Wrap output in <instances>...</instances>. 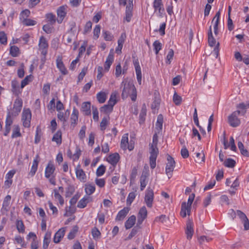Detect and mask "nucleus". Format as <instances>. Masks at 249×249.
<instances>
[{
    "instance_id": "58",
    "label": "nucleus",
    "mask_w": 249,
    "mask_h": 249,
    "mask_svg": "<svg viewBox=\"0 0 249 249\" xmlns=\"http://www.w3.org/2000/svg\"><path fill=\"white\" fill-rule=\"evenodd\" d=\"M13 117H15L13 115H12V114L10 113V112H8L6 120H5V125H8V126H11L13 123Z\"/></svg>"
},
{
    "instance_id": "30",
    "label": "nucleus",
    "mask_w": 249,
    "mask_h": 249,
    "mask_svg": "<svg viewBox=\"0 0 249 249\" xmlns=\"http://www.w3.org/2000/svg\"><path fill=\"white\" fill-rule=\"evenodd\" d=\"M129 211V208L128 207H124L122 210H120L116 217L117 220H122L126 216Z\"/></svg>"
},
{
    "instance_id": "38",
    "label": "nucleus",
    "mask_w": 249,
    "mask_h": 249,
    "mask_svg": "<svg viewBox=\"0 0 249 249\" xmlns=\"http://www.w3.org/2000/svg\"><path fill=\"white\" fill-rule=\"evenodd\" d=\"M45 18L47 21L52 25L54 24L57 21L55 15L52 13L46 14L45 15Z\"/></svg>"
},
{
    "instance_id": "28",
    "label": "nucleus",
    "mask_w": 249,
    "mask_h": 249,
    "mask_svg": "<svg viewBox=\"0 0 249 249\" xmlns=\"http://www.w3.org/2000/svg\"><path fill=\"white\" fill-rule=\"evenodd\" d=\"M185 233L187 235V238L188 240L192 239L194 234L193 224L192 222L189 221L187 222Z\"/></svg>"
},
{
    "instance_id": "52",
    "label": "nucleus",
    "mask_w": 249,
    "mask_h": 249,
    "mask_svg": "<svg viewBox=\"0 0 249 249\" xmlns=\"http://www.w3.org/2000/svg\"><path fill=\"white\" fill-rule=\"evenodd\" d=\"M78 227L77 226H73L72 229L68 235V238L70 240L73 239L75 237V234L78 232Z\"/></svg>"
},
{
    "instance_id": "50",
    "label": "nucleus",
    "mask_w": 249,
    "mask_h": 249,
    "mask_svg": "<svg viewBox=\"0 0 249 249\" xmlns=\"http://www.w3.org/2000/svg\"><path fill=\"white\" fill-rule=\"evenodd\" d=\"M31 12L28 9L22 10L19 15V19L21 21L24 20V18H27L30 15Z\"/></svg>"
},
{
    "instance_id": "49",
    "label": "nucleus",
    "mask_w": 249,
    "mask_h": 249,
    "mask_svg": "<svg viewBox=\"0 0 249 249\" xmlns=\"http://www.w3.org/2000/svg\"><path fill=\"white\" fill-rule=\"evenodd\" d=\"M135 192H132L129 193L126 199V204L127 206H130L136 197Z\"/></svg>"
},
{
    "instance_id": "36",
    "label": "nucleus",
    "mask_w": 249,
    "mask_h": 249,
    "mask_svg": "<svg viewBox=\"0 0 249 249\" xmlns=\"http://www.w3.org/2000/svg\"><path fill=\"white\" fill-rule=\"evenodd\" d=\"M136 222V216L134 215L130 216L125 222V228L126 229L131 228Z\"/></svg>"
},
{
    "instance_id": "35",
    "label": "nucleus",
    "mask_w": 249,
    "mask_h": 249,
    "mask_svg": "<svg viewBox=\"0 0 249 249\" xmlns=\"http://www.w3.org/2000/svg\"><path fill=\"white\" fill-rule=\"evenodd\" d=\"M113 61V56L111 54H109L105 61L104 64V71L107 72L109 71L110 67Z\"/></svg>"
},
{
    "instance_id": "13",
    "label": "nucleus",
    "mask_w": 249,
    "mask_h": 249,
    "mask_svg": "<svg viewBox=\"0 0 249 249\" xmlns=\"http://www.w3.org/2000/svg\"><path fill=\"white\" fill-rule=\"evenodd\" d=\"M133 0H128V4L126 5V10L125 12V17L124 20L127 22H129L132 17V9H133Z\"/></svg>"
},
{
    "instance_id": "51",
    "label": "nucleus",
    "mask_w": 249,
    "mask_h": 249,
    "mask_svg": "<svg viewBox=\"0 0 249 249\" xmlns=\"http://www.w3.org/2000/svg\"><path fill=\"white\" fill-rule=\"evenodd\" d=\"M205 157L204 153L202 151L201 153H196V161L199 163H201L205 161Z\"/></svg>"
},
{
    "instance_id": "55",
    "label": "nucleus",
    "mask_w": 249,
    "mask_h": 249,
    "mask_svg": "<svg viewBox=\"0 0 249 249\" xmlns=\"http://www.w3.org/2000/svg\"><path fill=\"white\" fill-rule=\"evenodd\" d=\"M173 100L176 105L178 106L181 103L182 97L178 95L176 92H175L173 97Z\"/></svg>"
},
{
    "instance_id": "10",
    "label": "nucleus",
    "mask_w": 249,
    "mask_h": 249,
    "mask_svg": "<svg viewBox=\"0 0 249 249\" xmlns=\"http://www.w3.org/2000/svg\"><path fill=\"white\" fill-rule=\"evenodd\" d=\"M38 47L41 54L46 55L48 53L49 45L46 38L43 36H41L39 38Z\"/></svg>"
},
{
    "instance_id": "33",
    "label": "nucleus",
    "mask_w": 249,
    "mask_h": 249,
    "mask_svg": "<svg viewBox=\"0 0 249 249\" xmlns=\"http://www.w3.org/2000/svg\"><path fill=\"white\" fill-rule=\"evenodd\" d=\"M62 135L61 131L60 130H57L53 135L52 139V141L55 142L58 145H60L62 143Z\"/></svg>"
},
{
    "instance_id": "48",
    "label": "nucleus",
    "mask_w": 249,
    "mask_h": 249,
    "mask_svg": "<svg viewBox=\"0 0 249 249\" xmlns=\"http://www.w3.org/2000/svg\"><path fill=\"white\" fill-rule=\"evenodd\" d=\"M223 164L227 167L233 168L235 166L236 162L233 159L228 158L224 161Z\"/></svg>"
},
{
    "instance_id": "12",
    "label": "nucleus",
    "mask_w": 249,
    "mask_h": 249,
    "mask_svg": "<svg viewBox=\"0 0 249 249\" xmlns=\"http://www.w3.org/2000/svg\"><path fill=\"white\" fill-rule=\"evenodd\" d=\"M153 199V191L151 189L148 188L145 191V195L144 196V201L148 207L151 208L152 207Z\"/></svg>"
},
{
    "instance_id": "62",
    "label": "nucleus",
    "mask_w": 249,
    "mask_h": 249,
    "mask_svg": "<svg viewBox=\"0 0 249 249\" xmlns=\"http://www.w3.org/2000/svg\"><path fill=\"white\" fill-rule=\"evenodd\" d=\"M109 117H104L100 123V127L102 130H105L109 122Z\"/></svg>"
},
{
    "instance_id": "15",
    "label": "nucleus",
    "mask_w": 249,
    "mask_h": 249,
    "mask_svg": "<svg viewBox=\"0 0 249 249\" xmlns=\"http://www.w3.org/2000/svg\"><path fill=\"white\" fill-rule=\"evenodd\" d=\"M120 159L119 154L117 153H114L108 156L107 161L112 166V168L114 169L119 161Z\"/></svg>"
},
{
    "instance_id": "22",
    "label": "nucleus",
    "mask_w": 249,
    "mask_h": 249,
    "mask_svg": "<svg viewBox=\"0 0 249 249\" xmlns=\"http://www.w3.org/2000/svg\"><path fill=\"white\" fill-rule=\"evenodd\" d=\"M78 116L79 111L75 107H74L71 116V125L72 128H74L77 124Z\"/></svg>"
},
{
    "instance_id": "20",
    "label": "nucleus",
    "mask_w": 249,
    "mask_h": 249,
    "mask_svg": "<svg viewBox=\"0 0 249 249\" xmlns=\"http://www.w3.org/2000/svg\"><path fill=\"white\" fill-rule=\"evenodd\" d=\"M153 6L154 9V12H158V13L161 15L164 12L163 4L162 0H154L153 3Z\"/></svg>"
},
{
    "instance_id": "47",
    "label": "nucleus",
    "mask_w": 249,
    "mask_h": 249,
    "mask_svg": "<svg viewBox=\"0 0 249 249\" xmlns=\"http://www.w3.org/2000/svg\"><path fill=\"white\" fill-rule=\"evenodd\" d=\"M146 115V108L145 106L144 105L141 110V112L139 115L140 123H142L144 122Z\"/></svg>"
},
{
    "instance_id": "41",
    "label": "nucleus",
    "mask_w": 249,
    "mask_h": 249,
    "mask_svg": "<svg viewBox=\"0 0 249 249\" xmlns=\"http://www.w3.org/2000/svg\"><path fill=\"white\" fill-rule=\"evenodd\" d=\"M144 170L143 171L142 174L140 178L141 186L140 189L141 191L144 190V188L147 185V176L144 174Z\"/></svg>"
},
{
    "instance_id": "11",
    "label": "nucleus",
    "mask_w": 249,
    "mask_h": 249,
    "mask_svg": "<svg viewBox=\"0 0 249 249\" xmlns=\"http://www.w3.org/2000/svg\"><path fill=\"white\" fill-rule=\"evenodd\" d=\"M133 64L136 71V78L139 85L142 84V74L139 59L133 57Z\"/></svg>"
},
{
    "instance_id": "19",
    "label": "nucleus",
    "mask_w": 249,
    "mask_h": 249,
    "mask_svg": "<svg viewBox=\"0 0 249 249\" xmlns=\"http://www.w3.org/2000/svg\"><path fill=\"white\" fill-rule=\"evenodd\" d=\"M75 174L76 178L80 181H86V175L83 170L81 168V166L80 164H78L75 168Z\"/></svg>"
},
{
    "instance_id": "16",
    "label": "nucleus",
    "mask_w": 249,
    "mask_h": 249,
    "mask_svg": "<svg viewBox=\"0 0 249 249\" xmlns=\"http://www.w3.org/2000/svg\"><path fill=\"white\" fill-rule=\"evenodd\" d=\"M38 158L39 156L37 155L33 160L31 168L30 169V172L28 173V178L34 177L36 174V172L38 168V165L39 161L38 160Z\"/></svg>"
},
{
    "instance_id": "29",
    "label": "nucleus",
    "mask_w": 249,
    "mask_h": 249,
    "mask_svg": "<svg viewBox=\"0 0 249 249\" xmlns=\"http://www.w3.org/2000/svg\"><path fill=\"white\" fill-rule=\"evenodd\" d=\"M191 208L187 207V205H186V202H183L181 204L180 215L183 217H185L187 214L190 215L191 214Z\"/></svg>"
},
{
    "instance_id": "24",
    "label": "nucleus",
    "mask_w": 249,
    "mask_h": 249,
    "mask_svg": "<svg viewBox=\"0 0 249 249\" xmlns=\"http://www.w3.org/2000/svg\"><path fill=\"white\" fill-rule=\"evenodd\" d=\"M65 233V228H62L60 229L55 234L53 237V241L55 243H58L63 238Z\"/></svg>"
},
{
    "instance_id": "59",
    "label": "nucleus",
    "mask_w": 249,
    "mask_h": 249,
    "mask_svg": "<svg viewBox=\"0 0 249 249\" xmlns=\"http://www.w3.org/2000/svg\"><path fill=\"white\" fill-rule=\"evenodd\" d=\"M113 108L108 105H105L103 107H102L101 109V112H103L104 113L108 114L111 112L113 110Z\"/></svg>"
},
{
    "instance_id": "56",
    "label": "nucleus",
    "mask_w": 249,
    "mask_h": 249,
    "mask_svg": "<svg viewBox=\"0 0 249 249\" xmlns=\"http://www.w3.org/2000/svg\"><path fill=\"white\" fill-rule=\"evenodd\" d=\"M19 48L16 46H12L11 47L10 50V54L13 57L18 56L19 53Z\"/></svg>"
},
{
    "instance_id": "46",
    "label": "nucleus",
    "mask_w": 249,
    "mask_h": 249,
    "mask_svg": "<svg viewBox=\"0 0 249 249\" xmlns=\"http://www.w3.org/2000/svg\"><path fill=\"white\" fill-rule=\"evenodd\" d=\"M16 227L19 232L24 233L25 232V226L21 220L16 221Z\"/></svg>"
},
{
    "instance_id": "18",
    "label": "nucleus",
    "mask_w": 249,
    "mask_h": 249,
    "mask_svg": "<svg viewBox=\"0 0 249 249\" xmlns=\"http://www.w3.org/2000/svg\"><path fill=\"white\" fill-rule=\"evenodd\" d=\"M147 209L145 206H143L140 209L138 213L137 224L139 225L142 224L144 220L147 217Z\"/></svg>"
},
{
    "instance_id": "27",
    "label": "nucleus",
    "mask_w": 249,
    "mask_h": 249,
    "mask_svg": "<svg viewBox=\"0 0 249 249\" xmlns=\"http://www.w3.org/2000/svg\"><path fill=\"white\" fill-rule=\"evenodd\" d=\"M81 111L84 115L89 116L90 115V103L89 102H84L82 105Z\"/></svg>"
},
{
    "instance_id": "9",
    "label": "nucleus",
    "mask_w": 249,
    "mask_h": 249,
    "mask_svg": "<svg viewBox=\"0 0 249 249\" xmlns=\"http://www.w3.org/2000/svg\"><path fill=\"white\" fill-rule=\"evenodd\" d=\"M23 105L22 100L18 97L14 101L12 111L10 113L15 117L17 116L20 112Z\"/></svg>"
},
{
    "instance_id": "4",
    "label": "nucleus",
    "mask_w": 249,
    "mask_h": 249,
    "mask_svg": "<svg viewBox=\"0 0 249 249\" xmlns=\"http://www.w3.org/2000/svg\"><path fill=\"white\" fill-rule=\"evenodd\" d=\"M32 113L29 108H24L21 115V121L23 126L25 128L31 126Z\"/></svg>"
},
{
    "instance_id": "54",
    "label": "nucleus",
    "mask_w": 249,
    "mask_h": 249,
    "mask_svg": "<svg viewBox=\"0 0 249 249\" xmlns=\"http://www.w3.org/2000/svg\"><path fill=\"white\" fill-rule=\"evenodd\" d=\"M155 53L158 54L162 48V44L159 40H156L153 44Z\"/></svg>"
},
{
    "instance_id": "61",
    "label": "nucleus",
    "mask_w": 249,
    "mask_h": 249,
    "mask_svg": "<svg viewBox=\"0 0 249 249\" xmlns=\"http://www.w3.org/2000/svg\"><path fill=\"white\" fill-rule=\"evenodd\" d=\"M101 26L100 25H96L93 29V38L97 39L100 34Z\"/></svg>"
},
{
    "instance_id": "6",
    "label": "nucleus",
    "mask_w": 249,
    "mask_h": 249,
    "mask_svg": "<svg viewBox=\"0 0 249 249\" xmlns=\"http://www.w3.org/2000/svg\"><path fill=\"white\" fill-rule=\"evenodd\" d=\"M239 115L238 111H234L229 116L228 123L231 126L236 127L240 124V120L238 118Z\"/></svg>"
},
{
    "instance_id": "5",
    "label": "nucleus",
    "mask_w": 249,
    "mask_h": 249,
    "mask_svg": "<svg viewBox=\"0 0 249 249\" xmlns=\"http://www.w3.org/2000/svg\"><path fill=\"white\" fill-rule=\"evenodd\" d=\"M68 6L67 4L61 5L57 8L56 10V14L57 16V22L59 24L62 23L65 18L66 17Z\"/></svg>"
},
{
    "instance_id": "23",
    "label": "nucleus",
    "mask_w": 249,
    "mask_h": 249,
    "mask_svg": "<svg viewBox=\"0 0 249 249\" xmlns=\"http://www.w3.org/2000/svg\"><path fill=\"white\" fill-rule=\"evenodd\" d=\"M92 201V198L91 196L88 195H85L82 199H81L78 204L77 207L79 208H85L87 204Z\"/></svg>"
},
{
    "instance_id": "34",
    "label": "nucleus",
    "mask_w": 249,
    "mask_h": 249,
    "mask_svg": "<svg viewBox=\"0 0 249 249\" xmlns=\"http://www.w3.org/2000/svg\"><path fill=\"white\" fill-rule=\"evenodd\" d=\"M85 191L86 194V195L90 196L93 194L95 191V186L94 184L90 183H87L85 186Z\"/></svg>"
},
{
    "instance_id": "14",
    "label": "nucleus",
    "mask_w": 249,
    "mask_h": 249,
    "mask_svg": "<svg viewBox=\"0 0 249 249\" xmlns=\"http://www.w3.org/2000/svg\"><path fill=\"white\" fill-rule=\"evenodd\" d=\"M22 89L21 87H19L18 82L16 80L13 79L11 81V91L12 93L17 96H18L21 93Z\"/></svg>"
},
{
    "instance_id": "40",
    "label": "nucleus",
    "mask_w": 249,
    "mask_h": 249,
    "mask_svg": "<svg viewBox=\"0 0 249 249\" xmlns=\"http://www.w3.org/2000/svg\"><path fill=\"white\" fill-rule=\"evenodd\" d=\"M91 234L93 237V238L95 240L99 239L101 236V232L98 230V229L96 227H94L92 229Z\"/></svg>"
},
{
    "instance_id": "32",
    "label": "nucleus",
    "mask_w": 249,
    "mask_h": 249,
    "mask_svg": "<svg viewBox=\"0 0 249 249\" xmlns=\"http://www.w3.org/2000/svg\"><path fill=\"white\" fill-rule=\"evenodd\" d=\"M236 108L237 110L235 111H238V114L243 116L246 114L247 111L246 109L248 108L247 103H246V104L241 103L236 106Z\"/></svg>"
},
{
    "instance_id": "17",
    "label": "nucleus",
    "mask_w": 249,
    "mask_h": 249,
    "mask_svg": "<svg viewBox=\"0 0 249 249\" xmlns=\"http://www.w3.org/2000/svg\"><path fill=\"white\" fill-rule=\"evenodd\" d=\"M126 34L125 33H123L121 34L120 36L119 37L118 40V46L116 48L115 52L118 54H120L122 53V50L123 47L124 43L126 39Z\"/></svg>"
},
{
    "instance_id": "7",
    "label": "nucleus",
    "mask_w": 249,
    "mask_h": 249,
    "mask_svg": "<svg viewBox=\"0 0 249 249\" xmlns=\"http://www.w3.org/2000/svg\"><path fill=\"white\" fill-rule=\"evenodd\" d=\"M64 192V188L62 186L59 187L58 189H54L53 190L54 199L56 201H58L59 205L62 206L64 204V199L61 194Z\"/></svg>"
},
{
    "instance_id": "53",
    "label": "nucleus",
    "mask_w": 249,
    "mask_h": 249,
    "mask_svg": "<svg viewBox=\"0 0 249 249\" xmlns=\"http://www.w3.org/2000/svg\"><path fill=\"white\" fill-rule=\"evenodd\" d=\"M116 93H112L107 105L111 106V107L113 108L114 106L116 104Z\"/></svg>"
},
{
    "instance_id": "63",
    "label": "nucleus",
    "mask_w": 249,
    "mask_h": 249,
    "mask_svg": "<svg viewBox=\"0 0 249 249\" xmlns=\"http://www.w3.org/2000/svg\"><path fill=\"white\" fill-rule=\"evenodd\" d=\"M106 171V167L104 165H101L97 168L96 172L97 177H101L103 176Z\"/></svg>"
},
{
    "instance_id": "43",
    "label": "nucleus",
    "mask_w": 249,
    "mask_h": 249,
    "mask_svg": "<svg viewBox=\"0 0 249 249\" xmlns=\"http://www.w3.org/2000/svg\"><path fill=\"white\" fill-rule=\"evenodd\" d=\"M41 135L42 133L40 127L39 126H37L36 128V135L35 138V143L36 144H37L40 142Z\"/></svg>"
},
{
    "instance_id": "39",
    "label": "nucleus",
    "mask_w": 249,
    "mask_h": 249,
    "mask_svg": "<svg viewBox=\"0 0 249 249\" xmlns=\"http://www.w3.org/2000/svg\"><path fill=\"white\" fill-rule=\"evenodd\" d=\"M20 130V129L18 125H14L11 136L12 138H15L20 137L21 136V134Z\"/></svg>"
},
{
    "instance_id": "60",
    "label": "nucleus",
    "mask_w": 249,
    "mask_h": 249,
    "mask_svg": "<svg viewBox=\"0 0 249 249\" xmlns=\"http://www.w3.org/2000/svg\"><path fill=\"white\" fill-rule=\"evenodd\" d=\"M92 22L90 21H89L86 23L84 26L83 30V34L84 35H86L91 31L92 28Z\"/></svg>"
},
{
    "instance_id": "3",
    "label": "nucleus",
    "mask_w": 249,
    "mask_h": 249,
    "mask_svg": "<svg viewBox=\"0 0 249 249\" xmlns=\"http://www.w3.org/2000/svg\"><path fill=\"white\" fill-rule=\"evenodd\" d=\"M55 170V167L53 162L50 161L45 168V177L49 179L50 183L53 185L56 184Z\"/></svg>"
},
{
    "instance_id": "21",
    "label": "nucleus",
    "mask_w": 249,
    "mask_h": 249,
    "mask_svg": "<svg viewBox=\"0 0 249 249\" xmlns=\"http://www.w3.org/2000/svg\"><path fill=\"white\" fill-rule=\"evenodd\" d=\"M56 67L63 75H67L68 73L61 56H58L56 60Z\"/></svg>"
},
{
    "instance_id": "8",
    "label": "nucleus",
    "mask_w": 249,
    "mask_h": 249,
    "mask_svg": "<svg viewBox=\"0 0 249 249\" xmlns=\"http://www.w3.org/2000/svg\"><path fill=\"white\" fill-rule=\"evenodd\" d=\"M167 161L165 172L168 176L171 175L175 167L176 162L174 158L169 155H167Z\"/></svg>"
},
{
    "instance_id": "42",
    "label": "nucleus",
    "mask_w": 249,
    "mask_h": 249,
    "mask_svg": "<svg viewBox=\"0 0 249 249\" xmlns=\"http://www.w3.org/2000/svg\"><path fill=\"white\" fill-rule=\"evenodd\" d=\"M96 97L98 101L100 103H104L107 99V94L103 91L98 92L96 95Z\"/></svg>"
},
{
    "instance_id": "26",
    "label": "nucleus",
    "mask_w": 249,
    "mask_h": 249,
    "mask_svg": "<svg viewBox=\"0 0 249 249\" xmlns=\"http://www.w3.org/2000/svg\"><path fill=\"white\" fill-rule=\"evenodd\" d=\"M121 147L124 150L128 149L130 151L133 149V147L130 148L128 146V134H124L122 138L121 141Z\"/></svg>"
},
{
    "instance_id": "2",
    "label": "nucleus",
    "mask_w": 249,
    "mask_h": 249,
    "mask_svg": "<svg viewBox=\"0 0 249 249\" xmlns=\"http://www.w3.org/2000/svg\"><path fill=\"white\" fill-rule=\"evenodd\" d=\"M121 87H123L122 93V98L125 99L130 96L131 100L135 101L137 98V91L133 82L128 81L127 79H124L121 83Z\"/></svg>"
},
{
    "instance_id": "44",
    "label": "nucleus",
    "mask_w": 249,
    "mask_h": 249,
    "mask_svg": "<svg viewBox=\"0 0 249 249\" xmlns=\"http://www.w3.org/2000/svg\"><path fill=\"white\" fill-rule=\"evenodd\" d=\"M237 145L241 154L245 157H249V153L246 149H245L243 143L241 142H238Z\"/></svg>"
},
{
    "instance_id": "37",
    "label": "nucleus",
    "mask_w": 249,
    "mask_h": 249,
    "mask_svg": "<svg viewBox=\"0 0 249 249\" xmlns=\"http://www.w3.org/2000/svg\"><path fill=\"white\" fill-rule=\"evenodd\" d=\"M208 37L209 45L211 47L214 46L216 44V40L213 36L211 26L209 27L208 33Z\"/></svg>"
},
{
    "instance_id": "25",
    "label": "nucleus",
    "mask_w": 249,
    "mask_h": 249,
    "mask_svg": "<svg viewBox=\"0 0 249 249\" xmlns=\"http://www.w3.org/2000/svg\"><path fill=\"white\" fill-rule=\"evenodd\" d=\"M163 123V117L161 114L157 117V120L155 124V132L160 133L162 129V125Z\"/></svg>"
},
{
    "instance_id": "57",
    "label": "nucleus",
    "mask_w": 249,
    "mask_h": 249,
    "mask_svg": "<svg viewBox=\"0 0 249 249\" xmlns=\"http://www.w3.org/2000/svg\"><path fill=\"white\" fill-rule=\"evenodd\" d=\"M103 36L106 41H110L113 38V36L111 33L107 31H103Z\"/></svg>"
},
{
    "instance_id": "31",
    "label": "nucleus",
    "mask_w": 249,
    "mask_h": 249,
    "mask_svg": "<svg viewBox=\"0 0 249 249\" xmlns=\"http://www.w3.org/2000/svg\"><path fill=\"white\" fill-rule=\"evenodd\" d=\"M51 232L47 231L44 237L42 248L43 249H47L51 242Z\"/></svg>"
},
{
    "instance_id": "1",
    "label": "nucleus",
    "mask_w": 249,
    "mask_h": 249,
    "mask_svg": "<svg viewBox=\"0 0 249 249\" xmlns=\"http://www.w3.org/2000/svg\"><path fill=\"white\" fill-rule=\"evenodd\" d=\"M160 133L155 132L153 136L152 143L149 146V164L150 168L154 169L156 166V160L159 155V149L157 147L158 143V136Z\"/></svg>"
},
{
    "instance_id": "64",
    "label": "nucleus",
    "mask_w": 249,
    "mask_h": 249,
    "mask_svg": "<svg viewBox=\"0 0 249 249\" xmlns=\"http://www.w3.org/2000/svg\"><path fill=\"white\" fill-rule=\"evenodd\" d=\"M168 218L165 214H161L160 216H157L155 218L154 221L155 222H160L164 223L166 222Z\"/></svg>"
},
{
    "instance_id": "45",
    "label": "nucleus",
    "mask_w": 249,
    "mask_h": 249,
    "mask_svg": "<svg viewBox=\"0 0 249 249\" xmlns=\"http://www.w3.org/2000/svg\"><path fill=\"white\" fill-rule=\"evenodd\" d=\"M22 24L26 26H34L36 24L37 22L30 18H24V20L21 21Z\"/></svg>"
}]
</instances>
